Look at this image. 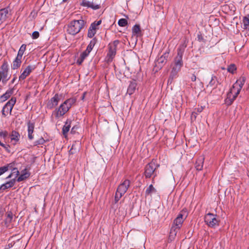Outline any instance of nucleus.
<instances>
[{"instance_id":"41","label":"nucleus","mask_w":249,"mask_h":249,"mask_svg":"<svg viewBox=\"0 0 249 249\" xmlns=\"http://www.w3.org/2000/svg\"><path fill=\"white\" fill-rule=\"evenodd\" d=\"M1 73V76H2V78L4 79L8 80V72L7 71H0Z\"/></svg>"},{"instance_id":"33","label":"nucleus","mask_w":249,"mask_h":249,"mask_svg":"<svg viewBox=\"0 0 249 249\" xmlns=\"http://www.w3.org/2000/svg\"><path fill=\"white\" fill-rule=\"evenodd\" d=\"M92 26H90L88 31V36L90 38H92L96 33L95 30L92 29Z\"/></svg>"},{"instance_id":"21","label":"nucleus","mask_w":249,"mask_h":249,"mask_svg":"<svg viewBox=\"0 0 249 249\" xmlns=\"http://www.w3.org/2000/svg\"><path fill=\"white\" fill-rule=\"evenodd\" d=\"M8 14V10L7 9H2L0 10V24L6 20Z\"/></svg>"},{"instance_id":"22","label":"nucleus","mask_w":249,"mask_h":249,"mask_svg":"<svg viewBox=\"0 0 249 249\" xmlns=\"http://www.w3.org/2000/svg\"><path fill=\"white\" fill-rule=\"evenodd\" d=\"M13 163V166L14 165V163ZM9 170H12V172L6 178V179H9L12 178L13 176H14V178L17 179L16 178L19 174V172L17 168H14L12 167L11 169H9Z\"/></svg>"},{"instance_id":"19","label":"nucleus","mask_w":249,"mask_h":249,"mask_svg":"<svg viewBox=\"0 0 249 249\" xmlns=\"http://www.w3.org/2000/svg\"><path fill=\"white\" fill-rule=\"evenodd\" d=\"M34 68H32L31 66H28L23 71L21 74L20 75L19 77V79L20 80L25 79L27 76H28L30 73L32 72V70Z\"/></svg>"},{"instance_id":"49","label":"nucleus","mask_w":249,"mask_h":249,"mask_svg":"<svg viewBox=\"0 0 249 249\" xmlns=\"http://www.w3.org/2000/svg\"><path fill=\"white\" fill-rule=\"evenodd\" d=\"M101 22H102L101 20H98V21H97L96 22V21L94 22V23L98 27L99 25H100L101 24Z\"/></svg>"},{"instance_id":"17","label":"nucleus","mask_w":249,"mask_h":249,"mask_svg":"<svg viewBox=\"0 0 249 249\" xmlns=\"http://www.w3.org/2000/svg\"><path fill=\"white\" fill-rule=\"evenodd\" d=\"M182 67V63H175L174 65L172 66V70L171 73V76L172 78L175 77L178 71H180Z\"/></svg>"},{"instance_id":"51","label":"nucleus","mask_w":249,"mask_h":249,"mask_svg":"<svg viewBox=\"0 0 249 249\" xmlns=\"http://www.w3.org/2000/svg\"><path fill=\"white\" fill-rule=\"evenodd\" d=\"M85 95H86V92H84L83 93V95H82V96L81 97L82 100H84V99L85 97Z\"/></svg>"},{"instance_id":"35","label":"nucleus","mask_w":249,"mask_h":249,"mask_svg":"<svg viewBox=\"0 0 249 249\" xmlns=\"http://www.w3.org/2000/svg\"><path fill=\"white\" fill-rule=\"evenodd\" d=\"M127 24V21L124 18H121L118 21V25L121 27H124Z\"/></svg>"},{"instance_id":"16","label":"nucleus","mask_w":249,"mask_h":249,"mask_svg":"<svg viewBox=\"0 0 249 249\" xmlns=\"http://www.w3.org/2000/svg\"><path fill=\"white\" fill-rule=\"evenodd\" d=\"M137 84L135 80L131 81L127 88V93L131 95L133 94L137 88Z\"/></svg>"},{"instance_id":"30","label":"nucleus","mask_w":249,"mask_h":249,"mask_svg":"<svg viewBox=\"0 0 249 249\" xmlns=\"http://www.w3.org/2000/svg\"><path fill=\"white\" fill-rule=\"evenodd\" d=\"M243 22L244 29L249 28V14L244 17Z\"/></svg>"},{"instance_id":"29","label":"nucleus","mask_w":249,"mask_h":249,"mask_svg":"<svg viewBox=\"0 0 249 249\" xmlns=\"http://www.w3.org/2000/svg\"><path fill=\"white\" fill-rule=\"evenodd\" d=\"M217 78L215 76H212L211 80L208 85V87H210L212 88H214L216 87L217 83Z\"/></svg>"},{"instance_id":"38","label":"nucleus","mask_w":249,"mask_h":249,"mask_svg":"<svg viewBox=\"0 0 249 249\" xmlns=\"http://www.w3.org/2000/svg\"><path fill=\"white\" fill-rule=\"evenodd\" d=\"M45 140L43 138H40L35 142V145L42 144L44 143Z\"/></svg>"},{"instance_id":"25","label":"nucleus","mask_w":249,"mask_h":249,"mask_svg":"<svg viewBox=\"0 0 249 249\" xmlns=\"http://www.w3.org/2000/svg\"><path fill=\"white\" fill-rule=\"evenodd\" d=\"M71 128V122L67 120L62 128V133L64 135H66Z\"/></svg>"},{"instance_id":"10","label":"nucleus","mask_w":249,"mask_h":249,"mask_svg":"<svg viewBox=\"0 0 249 249\" xmlns=\"http://www.w3.org/2000/svg\"><path fill=\"white\" fill-rule=\"evenodd\" d=\"M61 96L58 94H55L53 97L48 100L46 104V107L49 109H52L55 107L60 101Z\"/></svg>"},{"instance_id":"46","label":"nucleus","mask_w":249,"mask_h":249,"mask_svg":"<svg viewBox=\"0 0 249 249\" xmlns=\"http://www.w3.org/2000/svg\"><path fill=\"white\" fill-rule=\"evenodd\" d=\"M90 26H92V29H95L96 32L97 30L98 29V27L95 25V24L94 22L92 23Z\"/></svg>"},{"instance_id":"36","label":"nucleus","mask_w":249,"mask_h":249,"mask_svg":"<svg viewBox=\"0 0 249 249\" xmlns=\"http://www.w3.org/2000/svg\"><path fill=\"white\" fill-rule=\"evenodd\" d=\"M8 136V133L7 131H0V137L5 140Z\"/></svg>"},{"instance_id":"45","label":"nucleus","mask_w":249,"mask_h":249,"mask_svg":"<svg viewBox=\"0 0 249 249\" xmlns=\"http://www.w3.org/2000/svg\"><path fill=\"white\" fill-rule=\"evenodd\" d=\"M90 26H92V29H95L96 32L97 30L98 29V27L95 25V24L94 22L92 23Z\"/></svg>"},{"instance_id":"12","label":"nucleus","mask_w":249,"mask_h":249,"mask_svg":"<svg viewBox=\"0 0 249 249\" xmlns=\"http://www.w3.org/2000/svg\"><path fill=\"white\" fill-rule=\"evenodd\" d=\"M16 181L17 180L15 178H12L5 183L2 184L0 186V190H5L6 189L11 188L15 185Z\"/></svg>"},{"instance_id":"27","label":"nucleus","mask_w":249,"mask_h":249,"mask_svg":"<svg viewBox=\"0 0 249 249\" xmlns=\"http://www.w3.org/2000/svg\"><path fill=\"white\" fill-rule=\"evenodd\" d=\"M13 167V163H10L7 164L3 166L0 167V176L2 175L6 172H7L9 169H11Z\"/></svg>"},{"instance_id":"39","label":"nucleus","mask_w":249,"mask_h":249,"mask_svg":"<svg viewBox=\"0 0 249 249\" xmlns=\"http://www.w3.org/2000/svg\"><path fill=\"white\" fill-rule=\"evenodd\" d=\"M1 71H7L8 72V65L7 63H3L1 67Z\"/></svg>"},{"instance_id":"2","label":"nucleus","mask_w":249,"mask_h":249,"mask_svg":"<svg viewBox=\"0 0 249 249\" xmlns=\"http://www.w3.org/2000/svg\"><path fill=\"white\" fill-rule=\"evenodd\" d=\"M246 81L244 77H241L233 85L230 91L227 94L225 102L228 105H231L239 94Z\"/></svg>"},{"instance_id":"48","label":"nucleus","mask_w":249,"mask_h":249,"mask_svg":"<svg viewBox=\"0 0 249 249\" xmlns=\"http://www.w3.org/2000/svg\"><path fill=\"white\" fill-rule=\"evenodd\" d=\"M194 73H196V71L194 72ZM196 79V76L195 75V73L193 74V75L191 77V80L192 81H195Z\"/></svg>"},{"instance_id":"6","label":"nucleus","mask_w":249,"mask_h":249,"mask_svg":"<svg viewBox=\"0 0 249 249\" xmlns=\"http://www.w3.org/2000/svg\"><path fill=\"white\" fill-rule=\"evenodd\" d=\"M159 165L152 161L147 164L145 167L144 176L145 178H150L152 176L156 177L158 175L157 169Z\"/></svg>"},{"instance_id":"23","label":"nucleus","mask_w":249,"mask_h":249,"mask_svg":"<svg viewBox=\"0 0 249 249\" xmlns=\"http://www.w3.org/2000/svg\"><path fill=\"white\" fill-rule=\"evenodd\" d=\"M13 91L14 90L13 89H8L4 94H3L0 96V99L1 101L4 102L6 101L13 94Z\"/></svg>"},{"instance_id":"37","label":"nucleus","mask_w":249,"mask_h":249,"mask_svg":"<svg viewBox=\"0 0 249 249\" xmlns=\"http://www.w3.org/2000/svg\"><path fill=\"white\" fill-rule=\"evenodd\" d=\"M90 52H88L87 50H85L84 52H83L80 56L81 58V62L83 61L85 58L89 55Z\"/></svg>"},{"instance_id":"7","label":"nucleus","mask_w":249,"mask_h":249,"mask_svg":"<svg viewBox=\"0 0 249 249\" xmlns=\"http://www.w3.org/2000/svg\"><path fill=\"white\" fill-rule=\"evenodd\" d=\"M204 221L206 224L211 228H215L219 224V220L217 218V215L212 213L206 214Z\"/></svg>"},{"instance_id":"1","label":"nucleus","mask_w":249,"mask_h":249,"mask_svg":"<svg viewBox=\"0 0 249 249\" xmlns=\"http://www.w3.org/2000/svg\"><path fill=\"white\" fill-rule=\"evenodd\" d=\"M76 101L75 98H70L65 100L52 112L51 120H58L63 117L75 103Z\"/></svg>"},{"instance_id":"28","label":"nucleus","mask_w":249,"mask_h":249,"mask_svg":"<svg viewBox=\"0 0 249 249\" xmlns=\"http://www.w3.org/2000/svg\"><path fill=\"white\" fill-rule=\"evenodd\" d=\"M183 51L181 49L178 50V54L175 58V62H181Z\"/></svg>"},{"instance_id":"31","label":"nucleus","mask_w":249,"mask_h":249,"mask_svg":"<svg viewBox=\"0 0 249 249\" xmlns=\"http://www.w3.org/2000/svg\"><path fill=\"white\" fill-rule=\"evenodd\" d=\"M13 219V214L12 213H8L6 215V217L5 220V224L8 226V225L11 222Z\"/></svg>"},{"instance_id":"32","label":"nucleus","mask_w":249,"mask_h":249,"mask_svg":"<svg viewBox=\"0 0 249 249\" xmlns=\"http://www.w3.org/2000/svg\"><path fill=\"white\" fill-rule=\"evenodd\" d=\"M96 43V40L95 39H92L89 45L88 46L86 50L87 51V52H90L92 50L93 47L94 46L95 44Z\"/></svg>"},{"instance_id":"42","label":"nucleus","mask_w":249,"mask_h":249,"mask_svg":"<svg viewBox=\"0 0 249 249\" xmlns=\"http://www.w3.org/2000/svg\"><path fill=\"white\" fill-rule=\"evenodd\" d=\"M203 109H204V107L201 106L200 107H198L197 108H195V110L198 113H199L201 112Z\"/></svg>"},{"instance_id":"24","label":"nucleus","mask_w":249,"mask_h":249,"mask_svg":"<svg viewBox=\"0 0 249 249\" xmlns=\"http://www.w3.org/2000/svg\"><path fill=\"white\" fill-rule=\"evenodd\" d=\"M132 35L133 36H136V37H138L141 35V30L140 28V26L138 24L135 25L132 29Z\"/></svg>"},{"instance_id":"52","label":"nucleus","mask_w":249,"mask_h":249,"mask_svg":"<svg viewBox=\"0 0 249 249\" xmlns=\"http://www.w3.org/2000/svg\"><path fill=\"white\" fill-rule=\"evenodd\" d=\"M152 183L154 184V183H155V179H154V178H155V177H154V176H152Z\"/></svg>"},{"instance_id":"47","label":"nucleus","mask_w":249,"mask_h":249,"mask_svg":"<svg viewBox=\"0 0 249 249\" xmlns=\"http://www.w3.org/2000/svg\"><path fill=\"white\" fill-rule=\"evenodd\" d=\"M198 114V113L196 112L195 110H194L192 113V118L194 117L195 119L196 118V115Z\"/></svg>"},{"instance_id":"44","label":"nucleus","mask_w":249,"mask_h":249,"mask_svg":"<svg viewBox=\"0 0 249 249\" xmlns=\"http://www.w3.org/2000/svg\"><path fill=\"white\" fill-rule=\"evenodd\" d=\"M90 26H92V29H95L96 32L97 30L98 29V27L95 25V24L94 22L92 23Z\"/></svg>"},{"instance_id":"20","label":"nucleus","mask_w":249,"mask_h":249,"mask_svg":"<svg viewBox=\"0 0 249 249\" xmlns=\"http://www.w3.org/2000/svg\"><path fill=\"white\" fill-rule=\"evenodd\" d=\"M30 176V173L28 171L26 170V169H24L23 171L21 172V175L16 179L17 181L21 182L26 178H28Z\"/></svg>"},{"instance_id":"13","label":"nucleus","mask_w":249,"mask_h":249,"mask_svg":"<svg viewBox=\"0 0 249 249\" xmlns=\"http://www.w3.org/2000/svg\"><path fill=\"white\" fill-rule=\"evenodd\" d=\"M81 5L84 7L91 8L93 10H97L100 8V5L95 4L92 2L87 0H83Z\"/></svg>"},{"instance_id":"53","label":"nucleus","mask_w":249,"mask_h":249,"mask_svg":"<svg viewBox=\"0 0 249 249\" xmlns=\"http://www.w3.org/2000/svg\"><path fill=\"white\" fill-rule=\"evenodd\" d=\"M14 80H15V79H13V80H12V82L13 83H14Z\"/></svg>"},{"instance_id":"40","label":"nucleus","mask_w":249,"mask_h":249,"mask_svg":"<svg viewBox=\"0 0 249 249\" xmlns=\"http://www.w3.org/2000/svg\"><path fill=\"white\" fill-rule=\"evenodd\" d=\"M39 36V33L37 31H35L32 33V37L33 39H36Z\"/></svg>"},{"instance_id":"50","label":"nucleus","mask_w":249,"mask_h":249,"mask_svg":"<svg viewBox=\"0 0 249 249\" xmlns=\"http://www.w3.org/2000/svg\"><path fill=\"white\" fill-rule=\"evenodd\" d=\"M73 147H74V145H72V147H71V148L69 151L70 154H73V153H74V152L73 151Z\"/></svg>"},{"instance_id":"4","label":"nucleus","mask_w":249,"mask_h":249,"mask_svg":"<svg viewBox=\"0 0 249 249\" xmlns=\"http://www.w3.org/2000/svg\"><path fill=\"white\" fill-rule=\"evenodd\" d=\"M84 25L85 21L82 19L72 20L68 25L67 32L70 35H75L81 31Z\"/></svg>"},{"instance_id":"43","label":"nucleus","mask_w":249,"mask_h":249,"mask_svg":"<svg viewBox=\"0 0 249 249\" xmlns=\"http://www.w3.org/2000/svg\"><path fill=\"white\" fill-rule=\"evenodd\" d=\"M168 55V54L165 53L163 55L161 56L160 58L159 59V62L162 63L164 61V59L166 57H167Z\"/></svg>"},{"instance_id":"11","label":"nucleus","mask_w":249,"mask_h":249,"mask_svg":"<svg viewBox=\"0 0 249 249\" xmlns=\"http://www.w3.org/2000/svg\"><path fill=\"white\" fill-rule=\"evenodd\" d=\"M9 137L10 138V142L11 144L16 145L19 142L20 135L18 131L16 130H12L9 134Z\"/></svg>"},{"instance_id":"54","label":"nucleus","mask_w":249,"mask_h":249,"mask_svg":"<svg viewBox=\"0 0 249 249\" xmlns=\"http://www.w3.org/2000/svg\"><path fill=\"white\" fill-rule=\"evenodd\" d=\"M114 67V69H116V66L115 65H113Z\"/></svg>"},{"instance_id":"9","label":"nucleus","mask_w":249,"mask_h":249,"mask_svg":"<svg viewBox=\"0 0 249 249\" xmlns=\"http://www.w3.org/2000/svg\"><path fill=\"white\" fill-rule=\"evenodd\" d=\"M16 102V98L12 97L11 99L4 105L2 110V114L4 116H7L9 113L11 114L12 109Z\"/></svg>"},{"instance_id":"26","label":"nucleus","mask_w":249,"mask_h":249,"mask_svg":"<svg viewBox=\"0 0 249 249\" xmlns=\"http://www.w3.org/2000/svg\"><path fill=\"white\" fill-rule=\"evenodd\" d=\"M156 189L153 187L152 184H151L147 188L145 191V195L147 196H151L152 194L156 193Z\"/></svg>"},{"instance_id":"14","label":"nucleus","mask_w":249,"mask_h":249,"mask_svg":"<svg viewBox=\"0 0 249 249\" xmlns=\"http://www.w3.org/2000/svg\"><path fill=\"white\" fill-rule=\"evenodd\" d=\"M26 45L22 44L19 48L18 55L14 62H21L22 55L26 50Z\"/></svg>"},{"instance_id":"5","label":"nucleus","mask_w":249,"mask_h":249,"mask_svg":"<svg viewBox=\"0 0 249 249\" xmlns=\"http://www.w3.org/2000/svg\"><path fill=\"white\" fill-rule=\"evenodd\" d=\"M130 186V181L125 179L118 187L115 196V203H117L123 196L126 192Z\"/></svg>"},{"instance_id":"8","label":"nucleus","mask_w":249,"mask_h":249,"mask_svg":"<svg viewBox=\"0 0 249 249\" xmlns=\"http://www.w3.org/2000/svg\"><path fill=\"white\" fill-rule=\"evenodd\" d=\"M118 40L114 41L112 43L109 44V51L107 55V61L110 62L113 60L116 55V48L119 44Z\"/></svg>"},{"instance_id":"34","label":"nucleus","mask_w":249,"mask_h":249,"mask_svg":"<svg viewBox=\"0 0 249 249\" xmlns=\"http://www.w3.org/2000/svg\"><path fill=\"white\" fill-rule=\"evenodd\" d=\"M236 67L234 64H231L227 68V70L229 72L233 73L236 70Z\"/></svg>"},{"instance_id":"15","label":"nucleus","mask_w":249,"mask_h":249,"mask_svg":"<svg viewBox=\"0 0 249 249\" xmlns=\"http://www.w3.org/2000/svg\"><path fill=\"white\" fill-rule=\"evenodd\" d=\"M28 126V137L29 140H32L34 138L33 132L34 131L35 124L30 121L27 123Z\"/></svg>"},{"instance_id":"18","label":"nucleus","mask_w":249,"mask_h":249,"mask_svg":"<svg viewBox=\"0 0 249 249\" xmlns=\"http://www.w3.org/2000/svg\"><path fill=\"white\" fill-rule=\"evenodd\" d=\"M204 161V157L201 156L198 158L195 163V167L198 171H200L202 169L203 166V163Z\"/></svg>"},{"instance_id":"3","label":"nucleus","mask_w":249,"mask_h":249,"mask_svg":"<svg viewBox=\"0 0 249 249\" xmlns=\"http://www.w3.org/2000/svg\"><path fill=\"white\" fill-rule=\"evenodd\" d=\"M187 216V213L186 210H182L174 220L173 224L171 228L170 236L174 238L177 232L181 228L182 225Z\"/></svg>"}]
</instances>
